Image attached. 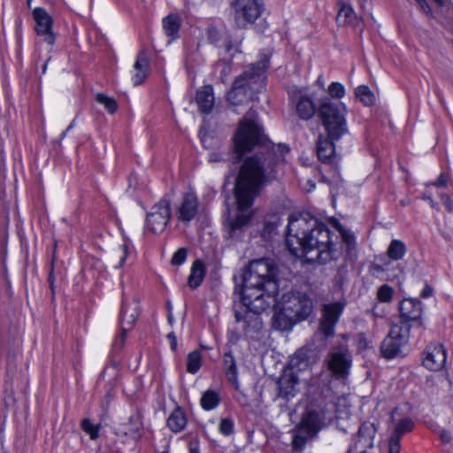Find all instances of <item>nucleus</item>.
I'll return each mask as SVG.
<instances>
[{
	"label": "nucleus",
	"mask_w": 453,
	"mask_h": 453,
	"mask_svg": "<svg viewBox=\"0 0 453 453\" xmlns=\"http://www.w3.org/2000/svg\"><path fill=\"white\" fill-rule=\"evenodd\" d=\"M196 100L202 113H210L213 109L215 101L213 88L211 85L200 88L196 92Z\"/></svg>",
	"instance_id": "4be33fe9"
},
{
	"label": "nucleus",
	"mask_w": 453,
	"mask_h": 453,
	"mask_svg": "<svg viewBox=\"0 0 453 453\" xmlns=\"http://www.w3.org/2000/svg\"><path fill=\"white\" fill-rule=\"evenodd\" d=\"M286 244L289 251L296 257L316 250V258L320 263H326L334 257L335 250L329 229L307 212L293 213L289 216Z\"/></svg>",
	"instance_id": "f03ea898"
},
{
	"label": "nucleus",
	"mask_w": 453,
	"mask_h": 453,
	"mask_svg": "<svg viewBox=\"0 0 453 453\" xmlns=\"http://www.w3.org/2000/svg\"><path fill=\"white\" fill-rule=\"evenodd\" d=\"M434 185L436 187H443V188L447 187L448 177L444 173H441L438 178V180L436 182H434Z\"/></svg>",
	"instance_id": "8fccbe9b"
},
{
	"label": "nucleus",
	"mask_w": 453,
	"mask_h": 453,
	"mask_svg": "<svg viewBox=\"0 0 453 453\" xmlns=\"http://www.w3.org/2000/svg\"><path fill=\"white\" fill-rule=\"evenodd\" d=\"M394 289L388 284L382 285L377 292V298L382 303H389L393 298Z\"/></svg>",
	"instance_id": "c9c22d12"
},
{
	"label": "nucleus",
	"mask_w": 453,
	"mask_h": 453,
	"mask_svg": "<svg viewBox=\"0 0 453 453\" xmlns=\"http://www.w3.org/2000/svg\"><path fill=\"white\" fill-rule=\"evenodd\" d=\"M206 269L204 265L200 260H196L193 263L191 273L188 276V285L192 288L199 287L203 280Z\"/></svg>",
	"instance_id": "bb28decb"
},
{
	"label": "nucleus",
	"mask_w": 453,
	"mask_h": 453,
	"mask_svg": "<svg viewBox=\"0 0 453 453\" xmlns=\"http://www.w3.org/2000/svg\"><path fill=\"white\" fill-rule=\"evenodd\" d=\"M407 251L405 244L400 240H393L387 250V255L392 260L403 258Z\"/></svg>",
	"instance_id": "c756f323"
},
{
	"label": "nucleus",
	"mask_w": 453,
	"mask_h": 453,
	"mask_svg": "<svg viewBox=\"0 0 453 453\" xmlns=\"http://www.w3.org/2000/svg\"><path fill=\"white\" fill-rule=\"evenodd\" d=\"M410 337V326L394 325L381 343V353L386 358H394L401 353L402 347L407 343Z\"/></svg>",
	"instance_id": "1a4fd4ad"
},
{
	"label": "nucleus",
	"mask_w": 453,
	"mask_h": 453,
	"mask_svg": "<svg viewBox=\"0 0 453 453\" xmlns=\"http://www.w3.org/2000/svg\"><path fill=\"white\" fill-rule=\"evenodd\" d=\"M441 200L447 210L450 212H453V201L447 195H441Z\"/></svg>",
	"instance_id": "de8ad7c7"
},
{
	"label": "nucleus",
	"mask_w": 453,
	"mask_h": 453,
	"mask_svg": "<svg viewBox=\"0 0 453 453\" xmlns=\"http://www.w3.org/2000/svg\"><path fill=\"white\" fill-rule=\"evenodd\" d=\"M140 314L139 303L135 299L131 301H123L121 314H120V326L124 333H128L133 329L134 323Z\"/></svg>",
	"instance_id": "f3484780"
},
{
	"label": "nucleus",
	"mask_w": 453,
	"mask_h": 453,
	"mask_svg": "<svg viewBox=\"0 0 453 453\" xmlns=\"http://www.w3.org/2000/svg\"><path fill=\"white\" fill-rule=\"evenodd\" d=\"M81 427L84 432L89 434L92 440H95L98 437L99 427L98 426L93 425L89 419H83L81 422Z\"/></svg>",
	"instance_id": "e433bc0d"
},
{
	"label": "nucleus",
	"mask_w": 453,
	"mask_h": 453,
	"mask_svg": "<svg viewBox=\"0 0 453 453\" xmlns=\"http://www.w3.org/2000/svg\"><path fill=\"white\" fill-rule=\"evenodd\" d=\"M119 433H122L125 435H130L133 438H135L138 436V434H139V426L137 424L133 425L132 419H130L128 423L121 426L119 428Z\"/></svg>",
	"instance_id": "4c0bfd02"
},
{
	"label": "nucleus",
	"mask_w": 453,
	"mask_h": 453,
	"mask_svg": "<svg viewBox=\"0 0 453 453\" xmlns=\"http://www.w3.org/2000/svg\"><path fill=\"white\" fill-rule=\"evenodd\" d=\"M224 370L227 380L234 387L239 388L238 370L236 362L231 352H226L223 357Z\"/></svg>",
	"instance_id": "393cba45"
},
{
	"label": "nucleus",
	"mask_w": 453,
	"mask_h": 453,
	"mask_svg": "<svg viewBox=\"0 0 453 453\" xmlns=\"http://www.w3.org/2000/svg\"><path fill=\"white\" fill-rule=\"evenodd\" d=\"M263 0H235L233 4L234 19L239 27L254 23L264 11Z\"/></svg>",
	"instance_id": "9d476101"
},
{
	"label": "nucleus",
	"mask_w": 453,
	"mask_h": 453,
	"mask_svg": "<svg viewBox=\"0 0 453 453\" xmlns=\"http://www.w3.org/2000/svg\"><path fill=\"white\" fill-rule=\"evenodd\" d=\"M225 159H226L225 153H223L219 150L212 151L209 155V162H211V163H218V162H221Z\"/></svg>",
	"instance_id": "c03bdc74"
},
{
	"label": "nucleus",
	"mask_w": 453,
	"mask_h": 453,
	"mask_svg": "<svg viewBox=\"0 0 453 453\" xmlns=\"http://www.w3.org/2000/svg\"><path fill=\"white\" fill-rule=\"evenodd\" d=\"M359 453H368V452H367V451H365V450H362V451H361V452H359Z\"/></svg>",
	"instance_id": "774afa93"
},
{
	"label": "nucleus",
	"mask_w": 453,
	"mask_h": 453,
	"mask_svg": "<svg viewBox=\"0 0 453 453\" xmlns=\"http://www.w3.org/2000/svg\"><path fill=\"white\" fill-rule=\"evenodd\" d=\"M357 2H358V4H359L360 8H361L362 10H365V0H357Z\"/></svg>",
	"instance_id": "680f3d73"
},
{
	"label": "nucleus",
	"mask_w": 453,
	"mask_h": 453,
	"mask_svg": "<svg viewBox=\"0 0 453 453\" xmlns=\"http://www.w3.org/2000/svg\"><path fill=\"white\" fill-rule=\"evenodd\" d=\"M267 66L268 59L265 58L252 65L243 73L236 77L231 90L226 95L227 102L234 106H239L252 101L264 88V73Z\"/></svg>",
	"instance_id": "423d86ee"
},
{
	"label": "nucleus",
	"mask_w": 453,
	"mask_h": 453,
	"mask_svg": "<svg viewBox=\"0 0 453 453\" xmlns=\"http://www.w3.org/2000/svg\"><path fill=\"white\" fill-rule=\"evenodd\" d=\"M328 93L333 97L342 98L344 96L345 91L343 86L341 83L333 82L328 87Z\"/></svg>",
	"instance_id": "ea45409f"
},
{
	"label": "nucleus",
	"mask_w": 453,
	"mask_h": 453,
	"mask_svg": "<svg viewBox=\"0 0 453 453\" xmlns=\"http://www.w3.org/2000/svg\"><path fill=\"white\" fill-rule=\"evenodd\" d=\"M322 418L316 411H309L302 418L301 423L296 427L293 438V449L295 451H302L308 440L320 430Z\"/></svg>",
	"instance_id": "6e6552de"
},
{
	"label": "nucleus",
	"mask_w": 453,
	"mask_h": 453,
	"mask_svg": "<svg viewBox=\"0 0 453 453\" xmlns=\"http://www.w3.org/2000/svg\"><path fill=\"white\" fill-rule=\"evenodd\" d=\"M199 209V201L194 191H188L182 195L181 202L177 209V219L184 223L193 220Z\"/></svg>",
	"instance_id": "2eb2a0df"
},
{
	"label": "nucleus",
	"mask_w": 453,
	"mask_h": 453,
	"mask_svg": "<svg viewBox=\"0 0 453 453\" xmlns=\"http://www.w3.org/2000/svg\"><path fill=\"white\" fill-rule=\"evenodd\" d=\"M345 113L346 107L343 104H335L327 98L320 103L318 114L330 139L319 138L317 143V154L323 162H329L334 154L333 141L338 140L348 131Z\"/></svg>",
	"instance_id": "20e7f679"
},
{
	"label": "nucleus",
	"mask_w": 453,
	"mask_h": 453,
	"mask_svg": "<svg viewBox=\"0 0 453 453\" xmlns=\"http://www.w3.org/2000/svg\"><path fill=\"white\" fill-rule=\"evenodd\" d=\"M339 11L337 13L336 20L339 25H351L353 27H359L363 20L361 17H359L353 10L352 6L343 1L340 0L338 2Z\"/></svg>",
	"instance_id": "aec40b11"
},
{
	"label": "nucleus",
	"mask_w": 453,
	"mask_h": 453,
	"mask_svg": "<svg viewBox=\"0 0 453 453\" xmlns=\"http://www.w3.org/2000/svg\"><path fill=\"white\" fill-rule=\"evenodd\" d=\"M128 254L127 245L126 243L122 244L115 253V256L119 258V263L115 265V268H120L125 265Z\"/></svg>",
	"instance_id": "58836bf2"
},
{
	"label": "nucleus",
	"mask_w": 453,
	"mask_h": 453,
	"mask_svg": "<svg viewBox=\"0 0 453 453\" xmlns=\"http://www.w3.org/2000/svg\"><path fill=\"white\" fill-rule=\"evenodd\" d=\"M96 100L97 103L103 104L111 114L114 113L118 109V104L112 97H109L104 94H97Z\"/></svg>",
	"instance_id": "f704fd0d"
},
{
	"label": "nucleus",
	"mask_w": 453,
	"mask_h": 453,
	"mask_svg": "<svg viewBox=\"0 0 453 453\" xmlns=\"http://www.w3.org/2000/svg\"><path fill=\"white\" fill-rule=\"evenodd\" d=\"M344 304L339 302L325 304L322 308V317L319 324V331L325 337L334 334V326L343 311Z\"/></svg>",
	"instance_id": "f8f14e48"
},
{
	"label": "nucleus",
	"mask_w": 453,
	"mask_h": 453,
	"mask_svg": "<svg viewBox=\"0 0 453 453\" xmlns=\"http://www.w3.org/2000/svg\"><path fill=\"white\" fill-rule=\"evenodd\" d=\"M313 311L312 300L303 293L288 292L274 305L272 325L280 331H290L295 325L309 318Z\"/></svg>",
	"instance_id": "39448f33"
},
{
	"label": "nucleus",
	"mask_w": 453,
	"mask_h": 453,
	"mask_svg": "<svg viewBox=\"0 0 453 453\" xmlns=\"http://www.w3.org/2000/svg\"><path fill=\"white\" fill-rule=\"evenodd\" d=\"M375 436V428L372 424L364 423L360 426L357 433L359 442H363L365 447H372Z\"/></svg>",
	"instance_id": "c85d7f7f"
},
{
	"label": "nucleus",
	"mask_w": 453,
	"mask_h": 453,
	"mask_svg": "<svg viewBox=\"0 0 453 453\" xmlns=\"http://www.w3.org/2000/svg\"><path fill=\"white\" fill-rule=\"evenodd\" d=\"M170 217L171 203L167 199H162L148 213L146 226L155 234L162 233L167 226Z\"/></svg>",
	"instance_id": "9b49d317"
},
{
	"label": "nucleus",
	"mask_w": 453,
	"mask_h": 453,
	"mask_svg": "<svg viewBox=\"0 0 453 453\" xmlns=\"http://www.w3.org/2000/svg\"><path fill=\"white\" fill-rule=\"evenodd\" d=\"M187 250L184 248L179 249L172 257V264L174 265H180L183 264L187 258Z\"/></svg>",
	"instance_id": "79ce46f5"
},
{
	"label": "nucleus",
	"mask_w": 453,
	"mask_h": 453,
	"mask_svg": "<svg viewBox=\"0 0 453 453\" xmlns=\"http://www.w3.org/2000/svg\"><path fill=\"white\" fill-rule=\"evenodd\" d=\"M344 241L349 244L351 245L354 243L355 237L351 234L343 233L342 234Z\"/></svg>",
	"instance_id": "5fc2aeb1"
},
{
	"label": "nucleus",
	"mask_w": 453,
	"mask_h": 453,
	"mask_svg": "<svg viewBox=\"0 0 453 453\" xmlns=\"http://www.w3.org/2000/svg\"><path fill=\"white\" fill-rule=\"evenodd\" d=\"M150 65V58L146 50H142L137 55L136 60L134 65V74L132 78L134 86L142 84L147 75Z\"/></svg>",
	"instance_id": "412c9836"
},
{
	"label": "nucleus",
	"mask_w": 453,
	"mask_h": 453,
	"mask_svg": "<svg viewBox=\"0 0 453 453\" xmlns=\"http://www.w3.org/2000/svg\"><path fill=\"white\" fill-rule=\"evenodd\" d=\"M209 34H210V38H212L213 35L217 34V31H216V29L211 28V29H210Z\"/></svg>",
	"instance_id": "e2e57ef3"
},
{
	"label": "nucleus",
	"mask_w": 453,
	"mask_h": 453,
	"mask_svg": "<svg viewBox=\"0 0 453 453\" xmlns=\"http://www.w3.org/2000/svg\"><path fill=\"white\" fill-rule=\"evenodd\" d=\"M219 429L224 435H230L234 432V423L230 418H222Z\"/></svg>",
	"instance_id": "a19ab883"
},
{
	"label": "nucleus",
	"mask_w": 453,
	"mask_h": 453,
	"mask_svg": "<svg viewBox=\"0 0 453 453\" xmlns=\"http://www.w3.org/2000/svg\"><path fill=\"white\" fill-rule=\"evenodd\" d=\"M257 112L250 109L240 122L234 138V154L239 160L242 154L263 143L262 130L256 121Z\"/></svg>",
	"instance_id": "0eeeda50"
},
{
	"label": "nucleus",
	"mask_w": 453,
	"mask_h": 453,
	"mask_svg": "<svg viewBox=\"0 0 453 453\" xmlns=\"http://www.w3.org/2000/svg\"><path fill=\"white\" fill-rule=\"evenodd\" d=\"M167 306H168V322L170 323V325H173V313L171 311V305H170V303H168Z\"/></svg>",
	"instance_id": "bf43d9fd"
},
{
	"label": "nucleus",
	"mask_w": 453,
	"mask_h": 453,
	"mask_svg": "<svg viewBox=\"0 0 453 453\" xmlns=\"http://www.w3.org/2000/svg\"><path fill=\"white\" fill-rule=\"evenodd\" d=\"M399 311L402 321L398 325H406L408 321L420 319L422 307L419 301L411 298L403 299L399 304Z\"/></svg>",
	"instance_id": "a211bd4d"
},
{
	"label": "nucleus",
	"mask_w": 453,
	"mask_h": 453,
	"mask_svg": "<svg viewBox=\"0 0 453 453\" xmlns=\"http://www.w3.org/2000/svg\"><path fill=\"white\" fill-rule=\"evenodd\" d=\"M299 379L293 372H284L278 380V395L286 400L293 398L296 392V386Z\"/></svg>",
	"instance_id": "6ab92c4d"
},
{
	"label": "nucleus",
	"mask_w": 453,
	"mask_h": 453,
	"mask_svg": "<svg viewBox=\"0 0 453 453\" xmlns=\"http://www.w3.org/2000/svg\"><path fill=\"white\" fill-rule=\"evenodd\" d=\"M167 337H168V339L170 341L171 349L173 350H175L176 348H177V339H176V336H175L174 333L168 334Z\"/></svg>",
	"instance_id": "603ef678"
},
{
	"label": "nucleus",
	"mask_w": 453,
	"mask_h": 453,
	"mask_svg": "<svg viewBox=\"0 0 453 453\" xmlns=\"http://www.w3.org/2000/svg\"><path fill=\"white\" fill-rule=\"evenodd\" d=\"M417 4L419 5V8L426 14L432 16V10L426 0H416Z\"/></svg>",
	"instance_id": "a18cd8bd"
},
{
	"label": "nucleus",
	"mask_w": 453,
	"mask_h": 453,
	"mask_svg": "<svg viewBox=\"0 0 453 453\" xmlns=\"http://www.w3.org/2000/svg\"><path fill=\"white\" fill-rule=\"evenodd\" d=\"M309 350L300 349L290 358L289 371L296 374V372L307 371L311 367Z\"/></svg>",
	"instance_id": "5701e85b"
},
{
	"label": "nucleus",
	"mask_w": 453,
	"mask_h": 453,
	"mask_svg": "<svg viewBox=\"0 0 453 453\" xmlns=\"http://www.w3.org/2000/svg\"><path fill=\"white\" fill-rule=\"evenodd\" d=\"M202 365V356L198 350H194L188 355L187 357V371L189 373H196Z\"/></svg>",
	"instance_id": "2f4dec72"
},
{
	"label": "nucleus",
	"mask_w": 453,
	"mask_h": 453,
	"mask_svg": "<svg viewBox=\"0 0 453 453\" xmlns=\"http://www.w3.org/2000/svg\"><path fill=\"white\" fill-rule=\"evenodd\" d=\"M446 357V349L443 345L434 343L426 348L424 353L423 364L429 370L439 371L444 367Z\"/></svg>",
	"instance_id": "dca6fc26"
},
{
	"label": "nucleus",
	"mask_w": 453,
	"mask_h": 453,
	"mask_svg": "<svg viewBox=\"0 0 453 453\" xmlns=\"http://www.w3.org/2000/svg\"><path fill=\"white\" fill-rule=\"evenodd\" d=\"M433 294V288L429 285H426L424 289L422 290L420 296L423 298L430 297Z\"/></svg>",
	"instance_id": "864d4df0"
},
{
	"label": "nucleus",
	"mask_w": 453,
	"mask_h": 453,
	"mask_svg": "<svg viewBox=\"0 0 453 453\" xmlns=\"http://www.w3.org/2000/svg\"><path fill=\"white\" fill-rule=\"evenodd\" d=\"M235 319H236V321L239 322V321H242L243 319V317L241 314V312L235 311Z\"/></svg>",
	"instance_id": "052dcab7"
},
{
	"label": "nucleus",
	"mask_w": 453,
	"mask_h": 453,
	"mask_svg": "<svg viewBox=\"0 0 453 453\" xmlns=\"http://www.w3.org/2000/svg\"><path fill=\"white\" fill-rule=\"evenodd\" d=\"M310 184H311V188H315V184L314 183L310 182Z\"/></svg>",
	"instance_id": "69168bd1"
},
{
	"label": "nucleus",
	"mask_w": 453,
	"mask_h": 453,
	"mask_svg": "<svg viewBox=\"0 0 453 453\" xmlns=\"http://www.w3.org/2000/svg\"><path fill=\"white\" fill-rule=\"evenodd\" d=\"M127 334V333H124L123 328L121 327V334L115 340V345L117 347L122 348L124 346Z\"/></svg>",
	"instance_id": "09e8293b"
},
{
	"label": "nucleus",
	"mask_w": 453,
	"mask_h": 453,
	"mask_svg": "<svg viewBox=\"0 0 453 453\" xmlns=\"http://www.w3.org/2000/svg\"><path fill=\"white\" fill-rule=\"evenodd\" d=\"M329 368L335 375H346L349 367V361L342 352H333L328 362Z\"/></svg>",
	"instance_id": "b1692460"
},
{
	"label": "nucleus",
	"mask_w": 453,
	"mask_h": 453,
	"mask_svg": "<svg viewBox=\"0 0 453 453\" xmlns=\"http://www.w3.org/2000/svg\"><path fill=\"white\" fill-rule=\"evenodd\" d=\"M441 383L442 387L445 388L448 392H450L452 383L448 377H442L441 379Z\"/></svg>",
	"instance_id": "3c124183"
},
{
	"label": "nucleus",
	"mask_w": 453,
	"mask_h": 453,
	"mask_svg": "<svg viewBox=\"0 0 453 453\" xmlns=\"http://www.w3.org/2000/svg\"><path fill=\"white\" fill-rule=\"evenodd\" d=\"M414 423L410 418H402L395 423L391 435L401 440L402 436L406 433L411 432Z\"/></svg>",
	"instance_id": "7c9ffc66"
},
{
	"label": "nucleus",
	"mask_w": 453,
	"mask_h": 453,
	"mask_svg": "<svg viewBox=\"0 0 453 453\" xmlns=\"http://www.w3.org/2000/svg\"><path fill=\"white\" fill-rule=\"evenodd\" d=\"M388 453H399L401 450L400 439L390 434L388 441Z\"/></svg>",
	"instance_id": "37998d69"
},
{
	"label": "nucleus",
	"mask_w": 453,
	"mask_h": 453,
	"mask_svg": "<svg viewBox=\"0 0 453 453\" xmlns=\"http://www.w3.org/2000/svg\"><path fill=\"white\" fill-rule=\"evenodd\" d=\"M441 439L443 442H449L451 440V436L448 432L442 431L441 433Z\"/></svg>",
	"instance_id": "4d7b16f0"
},
{
	"label": "nucleus",
	"mask_w": 453,
	"mask_h": 453,
	"mask_svg": "<svg viewBox=\"0 0 453 453\" xmlns=\"http://www.w3.org/2000/svg\"><path fill=\"white\" fill-rule=\"evenodd\" d=\"M33 18L35 21L36 34L42 36L48 44L53 45L55 35L52 31L53 19L51 16L43 8L36 7L33 11Z\"/></svg>",
	"instance_id": "4468645a"
},
{
	"label": "nucleus",
	"mask_w": 453,
	"mask_h": 453,
	"mask_svg": "<svg viewBox=\"0 0 453 453\" xmlns=\"http://www.w3.org/2000/svg\"><path fill=\"white\" fill-rule=\"evenodd\" d=\"M274 150L266 146L242 163L234 185L238 211L227 225L230 237H238L250 220L249 209L261 188L274 177Z\"/></svg>",
	"instance_id": "f257e3e1"
},
{
	"label": "nucleus",
	"mask_w": 453,
	"mask_h": 453,
	"mask_svg": "<svg viewBox=\"0 0 453 453\" xmlns=\"http://www.w3.org/2000/svg\"><path fill=\"white\" fill-rule=\"evenodd\" d=\"M277 267L269 258L251 261L242 274V302L254 313L266 310L279 292Z\"/></svg>",
	"instance_id": "7ed1b4c3"
},
{
	"label": "nucleus",
	"mask_w": 453,
	"mask_h": 453,
	"mask_svg": "<svg viewBox=\"0 0 453 453\" xmlns=\"http://www.w3.org/2000/svg\"><path fill=\"white\" fill-rule=\"evenodd\" d=\"M188 449H189V453H200L198 443L196 441H191L189 443Z\"/></svg>",
	"instance_id": "6e6d98bb"
},
{
	"label": "nucleus",
	"mask_w": 453,
	"mask_h": 453,
	"mask_svg": "<svg viewBox=\"0 0 453 453\" xmlns=\"http://www.w3.org/2000/svg\"><path fill=\"white\" fill-rule=\"evenodd\" d=\"M219 403V396L214 391H206L201 398V405L206 410L210 411L216 408Z\"/></svg>",
	"instance_id": "473e14b6"
},
{
	"label": "nucleus",
	"mask_w": 453,
	"mask_h": 453,
	"mask_svg": "<svg viewBox=\"0 0 453 453\" xmlns=\"http://www.w3.org/2000/svg\"><path fill=\"white\" fill-rule=\"evenodd\" d=\"M289 97L299 119L309 120L314 116L316 112L314 101L305 91L302 89L293 90Z\"/></svg>",
	"instance_id": "ddd939ff"
},
{
	"label": "nucleus",
	"mask_w": 453,
	"mask_h": 453,
	"mask_svg": "<svg viewBox=\"0 0 453 453\" xmlns=\"http://www.w3.org/2000/svg\"><path fill=\"white\" fill-rule=\"evenodd\" d=\"M417 4L419 5V8L426 14L432 16V10L426 0H416Z\"/></svg>",
	"instance_id": "49530a36"
},
{
	"label": "nucleus",
	"mask_w": 453,
	"mask_h": 453,
	"mask_svg": "<svg viewBox=\"0 0 453 453\" xmlns=\"http://www.w3.org/2000/svg\"><path fill=\"white\" fill-rule=\"evenodd\" d=\"M187 422L185 411L180 407H177L167 418V426L173 433L182 431L186 427Z\"/></svg>",
	"instance_id": "a878e982"
},
{
	"label": "nucleus",
	"mask_w": 453,
	"mask_h": 453,
	"mask_svg": "<svg viewBox=\"0 0 453 453\" xmlns=\"http://www.w3.org/2000/svg\"><path fill=\"white\" fill-rule=\"evenodd\" d=\"M356 96L365 105H372L375 102V96L367 86L357 87Z\"/></svg>",
	"instance_id": "72a5a7b5"
},
{
	"label": "nucleus",
	"mask_w": 453,
	"mask_h": 453,
	"mask_svg": "<svg viewBox=\"0 0 453 453\" xmlns=\"http://www.w3.org/2000/svg\"><path fill=\"white\" fill-rule=\"evenodd\" d=\"M437 4H439L440 6H442L444 4V1L443 0H434Z\"/></svg>",
	"instance_id": "0e129e2a"
},
{
	"label": "nucleus",
	"mask_w": 453,
	"mask_h": 453,
	"mask_svg": "<svg viewBox=\"0 0 453 453\" xmlns=\"http://www.w3.org/2000/svg\"><path fill=\"white\" fill-rule=\"evenodd\" d=\"M376 269H377V270H381V267H380V265H377V266H376Z\"/></svg>",
	"instance_id": "338daca9"
},
{
	"label": "nucleus",
	"mask_w": 453,
	"mask_h": 453,
	"mask_svg": "<svg viewBox=\"0 0 453 453\" xmlns=\"http://www.w3.org/2000/svg\"><path fill=\"white\" fill-rule=\"evenodd\" d=\"M242 38H243V37H242V36H241V38H240L237 42H235L234 43H232V42L227 43V44L226 45V50H229L233 49L234 47H235V46L239 45V44L242 42Z\"/></svg>",
	"instance_id": "13d9d810"
},
{
	"label": "nucleus",
	"mask_w": 453,
	"mask_h": 453,
	"mask_svg": "<svg viewBox=\"0 0 453 453\" xmlns=\"http://www.w3.org/2000/svg\"><path fill=\"white\" fill-rule=\"evenodd\" d=\"M164 30L167 36L171 37V41L178 37L180 27V19L176 14H170L163 19Z\"/></svg>",
	"instance_id": "cd10ccee"
}]
</instances>
